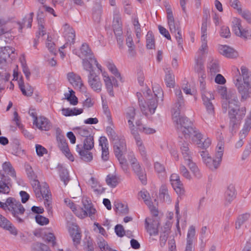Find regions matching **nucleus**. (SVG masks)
Segmentation results:
<instances>
[{
	"label": "nucleus",
	"instance_id": "nucleus-1",
	"mask_svg": "<svg viewBox=\"0 0 251 251\" xmlns=\"http://www.w3.org/2000/svg\"><path fill=\"white\" fill-rule=\"evenodd\" d=\"M228 109V116L229 118V128L232 133L235 129L238 128L241 121L245 116L246 109L242 107L237 109L235 106L232 107V104H229L228 101L224 99L222 102V109L224 113H226Z\"/></svg>",
	"mask_w": 251,
	"mask_h": 251
},
{
	"label": "nucleus",
	"instance_id": "nucleus-2",
	"mask_svg": "<svg viewBox=\"0 0 251 251\" xmlns=\"http://www.w3.org/2000/svg\"><path fill=\"white\" fill-rule=\"evenodd\" d=\"M181 111H174L172 113V119L178 133L183 135L186 139L190 138L189 132L195 128L188 118L180 115Z\"/></svg>",
	"mask_w": 251,
	"mask_h": 251
},
{
	"label": "nucleus",
	"instance_id": "nucleus-3",
	"mask_svg": "<svg viewBox=\"0 0 251 251\" xmlns=\"http://www.w3.org/2000/svg\"><path fill=\"white\" fill-rule=\"evenodd\" d=\"M94 146L93 136L85 138L83 145H77L76 151L79 154L82 160L85 162H90L93 159V155L90 151Z\"/></svg>",
	"mask_w": 251,
	"mask_h": 251
},
{
	"label": "nucleus",
	"instance_id": "nucleus-4",
	"mask_svg": "<svg viewBox=\"0 0 251 251\" xmlns=\"http://www.w3.org/2000/svg\"><path fill=\"white\" fill-rule=\"evenodd\" d=\"M10 205L8 211H9L16 221L19 223H23L25 217L24 216L25 209L23 205L15 198H12L8 201Z\"/></svg>",
	"mask_w": 251,
	"mask_h": 251
},
{
	"label": "nucleus",
	"instance_id": "nucleus-5",
	"mask_svg": "<svg viewBox=\"0 0 251 251\" xmlns=\"http://www.w3.org/2000/svg\"><path fill=\"white\" fill-rule=\"evenodd\" d=\"M83 208L76 207L74 210V213L76 216L80 218H84L88 215L92 219L94 215L96 213V209L94 208L92 203L89 202L87 200H83L82 201Z\"/></svg>",
	"mask_w": 251,
	"mask_h": 251
},
{
	"label": "nucleus",
	"instance_id": "nucleus-6",
	"mask_svg": "<svg viewBox=\"0 0 251 251\" xmlns=\"http://www.w3.org/2000/svg\"><path fill=\"white\" fill-rule=\"evenodd\" d=\"M207 15L203 17L201 25V45L198 51L197 56H202L204 58V54L208 52V46L207 44Z\"/></svg>",
	"mask_w": 251,
	"mask_h": 251
},
{
	"label": "nucleus",
	"instance_id": "nucleus-7",
	"mask_svg": "<svg viewBox=\"0 0 251 251\" xmlns=\"http://www.w3.org/2000/svg\"><path fill=\"white\" fill-rule=\"evenodd\" d=\"M232 23L233 31L237 36L244 39H247L251 36V31L247 28L242 27L240 19L234 18Z\"/></svg>",
	"mask_w": 251,
	"mask_h": 251
},
{
	"label": "nucleus",
	"instance_id": "nucleus-8",
	"mask_svg": "<svg viewBox=\"0 0 251 251\" xmlns=\"http://www.w3.org/2000/svg\"><path fill=\"white\" fill-rule=\"evenodd\" d=\"M149 100L146 104L142 100L139 99V104L142 113L146 116L152 114L157 106V101L154 99H147Z\"/></svg>",
	"mask_w": 251,
	"mask_h": 251
},
{
	"label": "nucleus",
	"instance_id": "nucleus-9",
	"mask_svg": "<svg viewBox=\"0 0 251 251\" xmlns=\"http://www.w3.org/2000/svg\"><path fill=\"white\" fill-rule=\"evenodd\" d=\"M195 60L194 70L198 74L200 83L205 81L206 75L204 65V58L202 56H196Z\"/></svg>",
	"mask_w": 251,
	"mask_h": 251
},
{
	"label": "nucleus",
	"instance_id": "nucleus-10",
	"mask_svg": "<svg viewBox=\"0 0 251 251\" xmlns=\"http://www.w3.org/2000/svg\"><path fill=\"white\" fill-rule=\"evenodd\" d=\"M147 218L145 219V228L151 236L157 235L158 234L159 222L156 217Z\"/></svg>",
	"mask_w": 251,
	"mask_h": 251
},
{
	"label": "nucleus",
	"instance_id": "nucleus-11",
	"mask_svg": "<svg viewBox=\"0 0 251 251\" xmlns=\"http://www.w3.org/2000/svg\"><path fill=\"white\" fill-rule=\"evenodd\" d=\"M67 78L70 83L73 86L75 89H78L80 92L85 93L86 88L84 85L81 78L79 75L73 72L67 74Z\"/></svg>",
	"mask_w": 251,
	"mask_h": 251
},
{
	"label": "nucleus",
	"instance_id": "nucleus-12",
	"mask_svg": "<svg viewBox=\"0 0 251 251\" xmlns=\"http://www.w3.org/2000/svg\"><path fill=\"white\" fill-rule=\"evenodd\" d=\"M113 150L117 158L124 157V154L126 152V145L125 140L119 138L113 142Z\"/></svg>",
	"mask_w": 251,
	"mask_h": 251
},
{
	"label": "nucleus",
	"instance_id": "nucleus-13",
	"mask_svg": "<svg viewBox=\"0 0 251 251\" xmlns=\"http://www.w3.org/2000/svg\"><path fill=\"white\" fill-rule=\"evenodd\" d=\"M88 82L91 89L96 93H100L102 90V83L96 73L89 74Z\"/></svg>",
	"mask_w": 251,
	"mask_h": 251
},
{
	"label": "nucleus",
	"instance_id": "nucleus-14",
	"mask_svg": "<svg viewBox=\"0 0 251 251\" xmlns=\"http://www.w3.org/2000/svg\"><path fill=\"white\" fill-rule=\"evenodd\" d=\"M170 181L171 185L176 193L179 195H183L185 192L183 185L180 179L179 175L177 174L171 175Z\"/></svg>",
	"mask_w": 251,
	"mask_h": 251
},
{
	"label": "nucleus",
	"instance_id": "nucleus-15",
	"mask_svg": "<svg viewBox=\"0 0 251 251\" xmlns=\"http://www.w3.org/2000/svg\"><path fill=\"white\" fill-rule=\"evenodd\" d=\"M168 24L169 26L170 30L172 33H176L177 30H180V26L179 21H175L173 12L171 8L168 7L167 9Z\"/></svg>",
	"mask_w": 251,
	"mask_h": 251
},
{
	"label": "nucleus",
	"instance_id": "nucleus-16",
	"mask_svg": "<svg viewBox=\"0 0 251 251\" xmlns=\"http://www.w3.org/2000/svg\"><path fill=\"white\" fill-rule=\"evenodd\" d=\"M175 92L176 100L172 108V113H174V111H181L184 106V99L180 88L176 89Z\"/></svg>",
	"mask_w": 251,
	"mask_h": 251
},
{
	"label": "nucleus",
	"instance_id": "nucleus-17",
	"mask_svg": "<svg viewBox=\"0 0 251 251\" xmlns=\"http://www.w3.org/2000/svg\"><path fill=\"white\" fill-rule=\"evenodd\" d=\"M57 140L58 141V146L60 150L70 160L73 161L74 157L70 151L68 143L65 138L64 137H58Z\"/></svg>",
	"mask_w": 251,
	"mask_h": 251
},
{
	"label": "nucleus",
	"instance_id": "nucleus-18",
	"mask_svg": "<svg viewBox=\"0 0 251 251\" xmlns=\"http://www.w3.org/2000/svg\"><path fill=\"white\" fill-rule=\"evenodd\" d=\"M236 190L234 185L229 184L226 187L224 194L225 204H230L236 197Z\"/></svg>",
	"mask_w": 251,
	"mask_h": 251
},
{
	"label": "nucleus",
	"instance_id": "nucleus-19",
	"mask_svg": "<svg viewBox=\"0 0 251 251\" xmlns=\"http://www.w3.org/2000/svg\"><path fill=\"white\" fill-rule=\"evenodd\" d=\"M33 124L41 130L48 131L51 127L50 122L47 118L44 117L35 118V120H33Z\"/></svg>",
	"mask_w": 251,
	"mask_h": 251
},
{
	"label": "nucleus",
	"instance_id": "nucleus-20",
	"mask_svg": "<svg viewBox=\"0 0 251 251\" xmlns=\"http://www.w3.org/2000/svg\"><path fill=\"white\" fill-rule=\"evenodd\" d=\"M131 168L132 171L138 176L142 183L146 184L147 183V176L145 170L141 167L139 163L134 164Z\"/></svg>",
	"mask_w": 251,
	"mask_h": 251
},
{
	"label": "nucleus",
	"instance_id": "nucleus-21",
	"mask_svg": "<svg viewBox=\"0 0 251 251\" xmlns=\"http://www.w3.org/2000/svg\"><path fill=\"white\" fill-rule=\"evenodd\" d=\"M135 115V109L133 107H129L127 109L126 113V118L128 120V124L129 128L130 129L131 134H134L136 132L135 129V126L133 123V121L134 119Z\"/></svg>",
	"mask_w": 251,
	"mask_h": 251
},
{
	"label": "nucleus",
	"instance_id": "nucleus-22",
	"mask_svg": "<svg viewBox=\"0 0 251 251\" xmlns=\"http://www.w3.org/2000/svg\"><path fill=\"white\" fill-rule=\"evenodd\" d=\"M99 145L101 148V158L104 161L109 159V150L108 147L107 139L104 136H101L99 139Z\"/></svg>",
	"mask_w": 251,
	"mask_h": 251
},
{
	"label": "nucleus",
	"instance_id": "nucleus-23",
	"mask_svg": "<svg viewBox=\"0 0 251 251\" xmlns=\"http://www.w3.org/2000/svg\"><path fill=\"white\" fill-rule=\"evenodd\" d=\"M12 186L11 179L4 176L0 180V193L9 194Z\"/></svg>",
	"mask_w": 251,
	"mask_h": 251
},
{
	"label": "nucleus",
	"instance_id": "nucleus-24",
	"mask_svg": "<svg viewBox=\"0 0 251 251\" xmlns=\"http://www.w3.org/2000/svg\"><path fill=\"white\" fill-rule=\"evenodd\" d=\"M195 227L193 226H190L187 235V244L185 251H194L193 245V238L195 235Z\"/></svg>",
	"mask_w": 251,
	"mask_h": 251
},
{
	"label": "nucleus",
	"instance_id": "nucleus-25",
	"mask_svg": "<svg viewBox=\"0 0 251 251\" xmlns=\"http://www.w3.org/2000/svg\"><path fill=\"white\" fill-rule=\"evenodd\" d=\"M218 50L221 54L228 58H235L238 55L235 50L226 45H220Z\"/></svg>",
	"mask_w": 251,
	"mask_h": 251
},
{
	"label": "nucleus",
	"instance_id": "nucleus-26",
	"mask_svg": "<svg viewBox=\"0 0 251 251\" xmlns=\"http://www.w3.org/2000/svg\"><path fill=\"white\" fill-rule=\"evenodd\" d=\"M142 198L144 200L146 204L149 206L152 213L154 216H156L158 215V211L155 207L152 205V202L150 200L149 194L146 191H141L139 193Z\"/></svg>",
	"mask_w": 251,
	"mask_h": 251
},
{
	"label": "nucleus",
	"instance_id": "nucleus-27",
	"mask_svg": "<svg viewBox=\"0 0 251 251\" xmlns=\"http://www.w3.org/2000/svg\"><path fill=\"white\" fill-rule=\"evenodd\" d=\"M63 28L64 30V36L67 41V43L69 42L70 44H73L75 43V30L67 24H65L64 25Z\"/></svg>",
	"mask_w": 251,
	"mask_h": 251
},
{
	"label": "nucleus",
	"instance_id": "nucleus-28",
	"mask_svg": "<svg viewBox=\"0 0 251 251\" xmlns=\"http://www.w3.org/2000/svg\"><path fill=\"white\" fill-rule=\"evenodd\" d=\"M205 85V81L200 83V87L201 91L202 99L203 102L211 101V100H213L214 99L213 94L212 92L207 91L206 90Z\"/></svg>",
	"mask_w": 251,
	"mask_h": 251
},
{
	"label": "nucleus",
	"instance_id": "nucleus-29",
	"mask_svg": "<svg viewBox=\"0 0 251 251\" xmlns=\"http://www.w3.org/2000/svg\"><path fill=\"white\" fill-rule=\"evenodd\" d=\"M165 72V81L167 87L173 88L175 86V76L172 73V70L170 68L164 69Z\"/></svg>",
	"mask_w": 251,
	"mask_h": 251
},
{
	"label": "nucleus",
	"instance_id": "nucleus-30",
	"mask_svg": "<svg viewBox=\"0 0 251 251\" xmlns=\"http://www.w3.org/2000/svg\"><path fill=\"white\" fill-rule=\"evenodd\" d=\"M70 234L73 238V242L75 245L80 243L81 240V232L77 226L73 225L70 229Z\"/></svg>",
	"mask_w": 251,
	"mask_h": 251
},
{
	"label": "nucleus",
	"instance_id": "nucleus-31",
	"mask_svg": "<svg viewBox=\"0 0 251 251\" xmlns=\"http://www.w3.org/2000/svg\"><path fill=\"white\" fill-rule=\"evenodd\" d=\"M241 77H238L235 82V85L237 87L239 92L241 95L242 99L245 100L248 98V91H244L246 85L241 84Z\"/></svg>",
	"mask_w": 251,
	"mask_h": 251
},
{
	"label": "nucleus",
	"instance_id": "nucleus-32",
	"mask_svg": "<svg viewBox=\"0 0 251 251\" xmlns=\"http://www.w3.org/2000/svg\"><path fill=\"white\" fill-rule=\"evenodd\" d=\"M186 164L196 178L200 179L201 178L202 174L196 164L192 161V159L187 161Z\"/></svg>",
	"mask_w": 251,
	"mask_h": 251
},
{
	"label": "nucleus",
	"instance_id": "nucleus-33",
	"mask_svg": "<svg viewBox=\"0 0 251 251\" xmlns=\"http://www.w3.org/2000/svg\"><path fill=\"white\" fill-rule=\"evenodd\" d=\"M102 12V6L100 0H97L93 8V17L95 21H99Z\"/></svg>",
	"mask_w": 251,
	"mask_h": 251
},
{
	"label": "nucleus",
	"instance_id": "nucleus-34",
	"mask_svg": "<svg viewBox=\"0 0 251 251\" xmlns=\"http://www.w3.org/2000/svg\"><path fill=\"white\" fill-rule=\"evenodd\" d=\"M39 195L36 194V196L38 198H47L51 196L50 192L49 191V185L46 183H43L39 189Z\"/></svg>",
	"mask_w": 251,
	"mask_h": 251
},
{
	"label": "nucleus",
	"instance_id": "nucleus-35",
	"mask_svg": "<svg viewBox=\"0 0 251 251\" xmlns=\"http://www.w3.org/2000/svg\"><path fill=\"white\" fill-rule=\"evenodd\" d=\"M208 69L211 75H215L220 72L219 62L217 59H212L208 65Z\"/></svg>",
	"mask_w": 251,
	"mask_h": 251
},
{
	"label": "nucleus",
	"instance_id": "nucleus-36",
	"mask_svg": "<svg viewBox=\"0 0 251 251\" xmlns=\"http://www.w3.org/2000/svg\"><path fill=\"white\" fill-rule=\"evenodd\" d=\"M159 198L164 201L170 203L171 202L170 197L169 195L167 187L165 185H162L159 189Z\"/></svg>",
	"mask_w": 251,
	"mask_h": 251
},
{
	"label": "nucleus",
	"instance_id": "nucleus-37",
	"mask_svg": "<svg viewBox=\"0 0 251 251\" xmlns=\"http://www.w3.org/2000/svg\"><path fill=\"white\" fill-rule=\"evenodd\" d=\"M226 100L228 101L229 104H233L237 109L238 108L239 102L235 91H229L227 93Z\"/></svg>",
	"mask_w": 251,
	"mask_h": 251
},
{
	"label": "nucleus",
	"instance_id": "nucleus-38",
	"mask_svg": "<svg viewBox=\"0 0 251 251\" xmlns=\"http://www.w3.org/2000/svg\"><path fill=\"white\" fill-rule=\"evenodd\" d=\"M221 161V159L217 158L215 156V158L214 159H212L211 157L210 159H208L207 161L205 163V164L211 170H215L220 166Z\"/></svg>",
	"mask_w": 251,
	"mask_h": 251
},
{
	"label": "nucleus",
	"instance_id": "nucleus-39",
	"mask_svg": "<svg viewBox=\"0 0 251 251\" xmlns=\"http://www.w3.org/2000/svg\"><path fill=\"white\" fill-rule=\"evenodd\" d=\"M19 88L24 95L29 97L33 94L34 89L31 86L27 84L26 86H25L23 81L19 82Z\"/></svg>",
	"mask_w": 251,
	"mask_h": 251
},
{
	"label": "nucleus",
	"instance_id": "nucleus-40",
	"mask_svg": "<svg viewBox=\"0 0 251 251\" xmlns=\"http://www.w3.org/2000/svg\"><path fill=\"white\" fill-rule=\"evenodd\" d=\"M114 31L115 34H121L122 32L121 18L118 15H114L113 19Z\"/></svg>",
	"mask_w": 251,
	"mask_h": 251
},
{
	"label": "nucleus",
	"instance_id": "nucleus-41",
	"mask_svg": "<svg viewBox=\"0 0 251 251\" xmlns=\"http://www.w3.org/2000/svg\"><path fill=\"white\" fill-rule=\"evenodd\" d=\"M170 228L169 225H166L164 227V230L161 233L160 236V245L163 247L166 244V241L170 234Z\"/></svg>",
	"mask_w": 251,
	"mask_h": 251
},
{
	"label": "nucleus",
	"instance_id": "nucleus-42",
	"mask_svg": "<svg viewBox=\"0 0 251 251\" xmlns=\"http://www.w3.org/2000/svg\"><path fill=\"white\" fill-rule=\"evenodd\" d=\"M2 169L5 173L10 175L15 179H16V174L15 171L9 162H4L2 164Z\"/></svg>",
	"mask_w": 251,
	"mask_h": 251
},
{
	"label": "nucleus",
	"instance_id": "nucleus-43",
	"mask_svg": "<svg viewBox=\"0 0 251 251\" xmlns=\"http://www.w3.org/2000/svg\"><path fill=\"white\" fill-rule=\"evenodd\" d=\"M190 138L191 137L192 141L196 143L198 145V144H200V142L201 141L202 138V134L197 130L195 127L189 132Z\"/></svg>",
	"mask_w": 251,
	"mask_h": 251
},
{
	"label": "nucleus",
	"instance_id": "nucleus-44",
	"mask_svg": "<svg viewBox=\"0 0 251 251\" xmlns=\"http://www.w3.org/2000/svg\"><path fill=\"white\" fill-rule=\"evenodd\" d=\"M182 154L183 156V158L185 161H189L192 159L191 154L189 151V149L188 147V144L185 142L183 143L180 147Z\"/></svg>",
	"mask_w": 251,
	"mask_h": 251
},
{
	"label": "nucleus",
	"instance_id": "nucleus-45",
	"mask_svg": "<svg viewBox=\"0 0 251 251\" xmlns=\"http://www.w3.org/2000/svg\"><path fill=\"white\" fill-rule=\"evenodd\" d=\"M132 134L134 136V137L136 141V144L139 147V150L141 155L143 156V157L145 158L146 157V151L145 148L142 145V142L139 136V135L137 132Z\"/></svg>",
	"mask_w": 251,
	"mask_h": 251
},
{
	"label": "nucleus",
	"instance_id": "nucleus-46",
	"mask_svg": "<svg viewBox=\"0 0 251 251\" xmlns=\"http://www.w3.org/2000/svg\"><path fill=\"white\" fill-rule=\"evenodd\" d=\"M82 109H78L75 107L73 109H70L69 108L62 109V113L65 116L77 115L82 113Z\"/></svg>",
	"mask_w": 251,
	"mask_h": 251
},
{
	"label": "nucleus",
	"instance_id": "nucleus-47",
	"mask_svg": "<svg viewBox=\"0 0 251 251\" xmlns=\"http://www.w3.org/2000/svg\"><path fill=\"white\" fill-rule=\"evenodd\" d=\"M250 217V214L248 213L239 215L235 223L236 228L239 229L241 226L248 220Z\"/></svg>",
	"mask_w": 251,
	"mask_h": 251
},
{
	"label": "nucleus",
	"instance_id": "nucleus-48",
	"mask_svg": "<svg viewBox=\"0 0 251 251\" xmlns=\"http://www.w3.org/2000/svg\"><path fill=\"white\" fill-rule=\"evenodd\" d=\"M93 63H94V62H92L88 58L82 59L83 68L85 70L89 72V74H94L96 73L93 69Z\"/></svg>",
	"mask_w": 251,
	"mask_h": 251
},
{
	"label": "nucleus",
	"instance_id": "nucleus-49",
	"mask_svg": "<svg viewBox=\"0 0 251 251\" xmlns=\"http://www.w3.org/2000/svg\"><path fill=\"white\" fill-rule=\"evenodd\" d=\"M80 52L83 57L88 58L89 59L91 56L94 57L92 53L91 49L87 44H83L82 45L80 49Z\"/></svg>",
	"mask_w": 251,
	"mask_h": 251
},
{
	"label": "nucleus",
	"instance_id": "nucleus-50",
	"mask_svg": "<svg viewBox=\"0 0 251 251\" xmlns=\"http://www.w3.org/2000/svg\"><path fill=\"white\" fill-rule=\"evenodd\" d=\"M90 182H91V187L94 192H95L96 194L100 195L104 192L105 189L99 184H97V182H95V178L93 177L90 178Z\"/></svg>",
	"mask_w": 251,
	"mask_h": 251
},
{
	"label": "nucleus",
	"instance_id": "nucleus-51",
	"mask_svg": "<svg viewBox=\"0 0 251 251\" xmlns=\"http://www.w3.org/2000/svg\"><path fill=\"white\" fill-rule=\"evenodd\" d=\"M147 48L152 49L155 47L154 36L151 31H148L146 36Z\"/></svg>",
	"mask_w": 251,
	"mask_h": 251
},
{
	"label": "nucleus",
	"instance_id": "nucleus-52",
	"mask_svg": "<svg viewBox=\"0 0 251 251\" xmlns=\"http://www.w3.org/2000/svg\"><path fill=\"white\" fill-rule=\"evenodd\" d=\"M105 85L108 93L111 97H114L113 84L110 77H106L104 80Z\"/></svg>",
	"mask_w": 251,
	"mask_h": 251
},
{
	"label": "nucleus",
	"instance_id": "nucleus-53",
	"mask_svg": "<svg viewBox=\"0 0 251 251\" xmlns=\"http://www.w3.org/2000/svg\"><path fill=\"white\" fill-rule=\"evenodd\" d=\"M106 182L108 185L112 187H116L119 183L117 177L115 175L110 174L107 175L106 178Z\"/></svg>",
	"mask_w": 251,
	"mask_h": 251
},
{
	"label": "nucleus",
	"instance_id": "nucleus-54",
	"mask_svg": "<svg viewBox=\"0 0 251 251\" xmlns=\"http://www.w3.org/2000/svg\"><path fill=\"white\" fill-rule=\"evenodd\" d=\"M70 94H65L66 99L70 102V103L74 105H75L78 103L77 97L75 95V92L73 90L69 91Z\"/></svg>",
	"mask_w": 251,
	"mask_h": 251
},
{
	"label": "nucleus",
	"instance_id": "nucleus-55",
	"mask_svg": "<svg viewBox=\"0 0 251 251\" xmlns=\"http://www.w3.org/2000/svg\"><path fill=\"white\" fill-rule=\"evenodd\" d=\"M77 134L80 136L85 137V138L92 136V129L91 128H86L83 127H78L76 128Z\"/></svg>",
	"mask_w": 251,
	"mask_h": 251
},
{
	"label": "nucleus",
	"instance_id": "nucleus-56",
	"mask_svg": "<svg viewBox=\"0 0 251 251\" xmlns=\"http://www.w3.org/2000/svg\"><path fill=\"white\" fill-rule=\"evenodd\" d=\"M251 128V111L247 116L244 127L242 130L243 134L246 135Z\"/></svg>",
	"mask_w": 251,
	"mask_h": 251
},
{
	"label": "nucleus",
	"instance_id": "nucleus-57",
	"mask_svg": "<svg viewBox=\"0 0 251 251\" xmlns=\"http://www.w3.org/2000/svg\"><path fill=\"white\" fill-rule=\"evenodd\" d=\"M32 250L33 251H51L47 245L38 242L33 245Z\"/></svg>",
	"mask_w": 251,
	"mask_h": 251
},
{
	"label": "nucleus",
	"instance_id": "nucleus-58",
	"mask_svg": "<svg viewBox=\"0 0 251 251\" xmlns=\"http://www.w3.org/2000/svg\"><path fill=\"white\" fill-rule=\"evenodd\" d=\"M106 131L110 140H111L112 142L119 139L118 136L116 133L115 130L111 126H107L106 128Z\"/></svg>",
	"mask_w": 251,
	"mask_h": 251
},
{
	"label": "nucleus",
	"instance_id": "nucleus-59",
	"mask_svg": "<svg viewBox=\"0 0 251 251\" xmlns=\"http://www.w3.org/2000/svg\"><path fill=\"white\" fill-rule=\"evenodd\" d=\"M179 170L180 174L183 177L189 180L192 179L190 173L184 165H180Z\"/></svg>",
	"mask_w": 251,
	"mask_h": 251
},
{
	"label": "nucleus",
	"instance_id": "nucleus-60",
	"mask_svg": "<svg viewBox=\"0 0 251 251\" xmlns=\"http://www.w3.org/2000/svg\"><path fill=\"white\" fill-rule=\"evenodd\" d=\"M107 67L108 70L111 72L112 74H113L120 80H122V78L121 76V75L114 64L111 63H108L107 64Z\"/></svg>",
	"mask_w": 251,
	"mask_h": 251
},
{
	"label": "nucleus",
	"instance_id": "nucleus-61",
	"mask_svg": "<svg viewBox=\"0 0 251 251\" xmlns=\"http://www.w3.org/2000/svg\"><path fill=\"white\" fill-rule=\"evenodd\" d=\"M117 159L119 162L121 168L124 172L125 174H128V165L127 163L126 159L125 158V157L117 158Z\"/></svg>",
	"mask_w": 251,
	"mask_h": 251
},
{
	"label": "nucleus",
	"instance_id": "nucleus-62",
	"mask_svg": "<svg viewBox=\"0 0 251 251\" xmlns=\"http://www.w3.org/2000/svg\"><path fill=\"white\" fill-rule=\"evenodd\" d=\"M153 92L154 93V96H155V98H153L155 99L157 101V100L160 99L161 101L163 100V92L161 88V87L159 86H154L152 88Z\"/></svg>",
	"mask_w": 251,
	"mask_h": 251
},
{
	"label": "nucleus",
	"instance_id": "nucleus-63",
	"mask_svg": "<svg viewBox=\"0 0 251 251\" xmlns=\"http://www.w3.org/2000/svg\"><path fill=\"white\" fill-rule=\"evenodd\" d=\"M117 212L124 214H126L128 213V208L126 205H125L122 203L119 202L115 205Z\"/></svg>",
	"mask_w": 251,
	"mask_h": 251
},
{
	"label": "nucleus",
	"instance_id": "nucleus-64",
	"mask_svg": "<svg viewBox=\"0 0 251 251\" xmlns=\"http://www.w3.org/2000/svg\"><path fill=\"white\" fill-rule=\"evenodd\" d=\"M21 62L22 64L23 72L25 74L26 79L29 80L30 79L31 73L25 62V59L23 58L22 60L21 59Z\"/></svg>",
	"mask_w": 251,
	"mask_h": 251
}]
</instances>
